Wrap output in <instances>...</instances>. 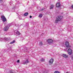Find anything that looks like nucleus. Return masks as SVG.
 Returning <instances> with one entry per match:
<instances>
[{
    "label": "nucleus",
    "mask_w": 73,
    "mask_h": 73,
    "mask_svg": "<svg viewBox=\"0 0 73 73\" xmlns=\"http://www.w3.org/2000/svg\"><path fill=\"white\" fill-rule=\"evenodd\" d=\"M29 62V61H28V60L27 59L26 61L24 62L23 64L25 65V64H28V63Z\"/></svg>",
    "instance_id": "1a4fd4ad"
},
{
    "label": "nucleus",
    "mask_w": 73,
    "mask_h": 73,
    "mask_svg": "<svg viewBox=\"0 0 73 73\" xmlns=\"http://www.w3.org/2000/svg\"><path fill=\"white\" fill-rule=\"evenodd\" d=\"M39 45H40V46H41L42 45H43V44L42 43V42H40Z\"/></svg>",
    "instance_id": "4468645a"
},
{
    "label": "nucleus",
    "mask_w": 73,
    "mask_h": 73,
    "mask_svg": "<svg viewBox=\"0 0 73 73\" xmlns=\"http://www.w3.org/2000/svg\"><path fill=\"white\" fill-rule=\"evenodd\" d=\"M16 34L18 35H20V33L19 32V31H17L16 33Z\"/></svg>",
    "instance_id": "ddd939ff"
},
{
    "label": "nucleus",
    "mask_w": 73,
    "mask_h": 73,
    "mask_svg": "<svg viewBox=\"0 0 73 73\" xmlns=\"http://www.w3.org/2000/svg\"><path fill=\"white\" fill-rule=\"evenodd\" d=\"M3 0H0V3H3Z\"/></svg>",
    "instance_id": "412c9836"
},
{
    "label": "nucleus",
    "mask_w": 73,
    "mask_h": 73,
    "mask_svg": "<svg viewBox=\"0 0 73 73\" xmlns=\"http://www.w3.org/2000/svg\"><path fill=\"white\" fill-rule=\"evenodd\" d=\"M53 59H51L50 60L49 62V63H50V64H52L53 62Z\"/></svg>",
    "instance_id": "9d476101"
},
{
    "label": "nucleus",
    "mask_w": 73,
    "mask_h": 73,
    "mask_svg": "<svg viewBox=\"0 0 73 73\" xmlns=\"http://www.w3.org/2000/svg\"><path fill=\"white\" fill-rule=\"evenodd\" d=\"M71 58H72V59L73 60V55L72 56Z\"/></svg>",
    "instance_id": "393cba45"
},
{
    "label": "nucleus",
    "mask_w": 73,
    "mask_h": 73,
    "mask_svg": "<svg viewBox=\"0 0 73 73\" xmlns=\"http://www.w3.org/2000/svg\"><path fill=\"white\" fill-rule=\"evenodd\" d=\"M39 16L40 17H42V15L41 14H40L39 15Z\"/></svg>",
    "instance_id": "a211bd4d"
},
{
    "label": "nucleus",
    "mask_w": 73,
    "mask_h": 73,
    "mask_svg": "<svg viewBox=\"0 0 73 73\" xmlns=\"http://www.w3.org/2000/svg\"><path fill=\"white\" fill-rule=\"evenodd\" d=\"M71 7L72 8H73V5Z\"/></svg>",
    "instance_id": "cd10ccee"
},
{
    "label": "nucleus",
    "mask_w": 73,
    "mask_h": 73,
    "mask_svg": "<svg viewBox=\"0 0 73 73\" xmlns=\"http://www.w3.org/2000/svg\"><path fill=\"white\" fill-rule=\"evenodd\" d=\"M17 62L18 63H19V62H20V60H18L17 61Z\"/></svg>",
    "instance_id": "6ab92c4d"
},
{
    "label": "nucleus",
    "mask_w": 73,
    "mask_h": 73,
    "mask_svg": "<svg viewBox=\"0 0 73 73\" xmlns=\"http://www.w3.org/2000/svg\"><path fill=\"white\" fill-rule=\"evenodd\" d=\"M60 72H59V71H55L54 73H60Z\"/></svg>",
    "instance_id": "f3484780"
},
{
    "label": "nucleus",
    "mask_w": 73,
    "mask_h": 73,
    "mask_svg": "<svg viewBox=\"0 0 73 73\" xmlns=\"http://www.w3.org/2000/svg\"><path fill=\"white\" fill-rule=\"evenodd\" d=\"M44 58H42V61H44Z\"/></svg>",
    "instance_id": "4be33fe9"
},
{
    "label": "nucleus",
    "mask_w": 73,
    "mask_h": 73,
    "mask_svg": "<svg viewBox=\"0 0 73 73\" xmlns=\"http://www.w3.org/2000/svg\"><path fill=\"white\" fill-rule=\"evenodd\" d=\"M9 25H11V24H9Z\"/></svg>",
    "instance_id": "7c9ffc66"
},
{
    "label": "nucleus",
    "mask_w": 73,
    "mask_h": 73,
    "mask_svg": "<svg viewBox=\"0 0 73 73\" xmlns=\"http://www.w3.org/2000/svg\"><path fill=\"white\" fill-rule=\"evenodd\" d=\"M32 17L31 16H30V18H32Z\"/></svg>",
    "instance_id": "bb28decb"
},
{
    "label": "nucleus",
    "mask_w": 73,
    "mask_h": 73,
    "mask_svg": "<svg viewBox=\"0 0 73 73\" xmlns=\"http://www.w3.org/2000/svg\"><path fill=\"white\" fill-rule=\"evenodd\" d=\"M26 52H27V50H26Z\"/></svg>",
    "instance_id": "2f4dec72"
},
{
    "label": "nucleus",
    "mask_w": 73,
    "mask_h": 73,
    "mask_svg": "<svg viewBox=\"0 0 73 73\" xmlns=\"http://www.w3.org/2000/svg\"><path fill=\"white\" fill-rule=\"evenodd\" d=\"M58 21H59L58 20L56 19L55 21V23H56V24H57V23H58Z\"/></svg>",
    "instance_id": "dca6fc26"
},
{
    "label": "nucleus",
    "mask_w": 73,
    "mask_h": 73,
    "mask_svg": "<svg viewBox=\"0 0 73 73\" xmlns=\"http://www.w3.org/2000/svg\"><path fill=\"white\" fill-rule=\"evenodd\" d=\"M53 41V40L50 39H48L47 40V42L48 43H52Z\"/></svg>",
    "instance_id": "39448f33"
},
{
    "label": "nucleus",
    "mask_w": 73,
    "mask_h": 73,
    "mask_svg": "<svg viewBox=\"0 0 73 73\" xmlns=\"http://www.w3.org/2000/svg\"><path fill=\"white\" fill-rule=\"evenodd\" d=\"M28 13H26L24 14V15L27 16H28Z\"/></svg>",
    "instance_id": "2eb2a0df"
},
{
    "label": "nucleus",
    "mask_w": 73,
    "mask_h": 73,
    "mask_svg": "<svg viewBox=\"0 0 73 73\" xmlns=\"http://www.w3.org/2000/svg\"><path fill=\"white\" fill-rule=\"evenodd\" d=\"M2 19V21H3V23H4L5 21H6V20H7V19H6V18H5V16L2 15L1 16Z\"/></svg>",
    "instance_id": "20e7f679"
},
{
    "label": "nucleus",
    "mask_w": 73,
    "mask_h": 73,
    "mask_svg": "<svg viewBox=\"0 0 73 73\" xmlns=\"http://www.w3.org/2000/svg\"><path fill=\"white\" fill-rule=\"evenodd\" d=\"M9 27H10V26H9Z\"/></svg>",
    "instance_id": "c756f323"
},
{
    "label": "nucleus",
    "mask_w": 73,
    "mask_h": 73,
    "mask_svg": "<svg viewBox=\"0 0 73 73\" xmlns=\"http://www.w3.org/2000/svg\"><path fill=\"white\" fill-rule=\"evenodd\" d=\"M62 56L63 57L66 58H68V55L66 54H62Z\"/></svg>",
    "instance_id": "423d86ee"
},
{
    "label": "nucleus",
    "mask_w": 73,
    "mask_h": 73,
    "mask_svg": "<svg viewBox=\"0 0 73 73\" xmlns=\"http://www.w3.org/2000/svg\"><path fill=\"white\" fill-rule=\"evenodd\" d=\"M7 41H8V38H6L5 39Z\"/></svg>",
    "instance_id": "b1692460"
},
{
    "label": "nucleus",
    "mask_w": 73,
    "mask_h": 73,
    "mask_svg": "<svg viewBox=\"0 0 73 73\" xmlns=\"http://www.w3.org/2000/svg\"><path fill=\"white\" fill-rule=\"evenodd\" d=\"M63 19V17L62 16H59L57 17L56 20H58L59 21H61Z\"/></svg>",
    "instance_id": "f257e3e1"
},
{
    "label": "nucleus",
    "mask_w": 73,
    "mask_h": 73,
    "mask_svg": "<svg viewBox=\"0 0 73 73\" xmlns=\"http://www.w3.org/2000/svg\"><path fill=\"white\" fill-rule=\"evenodd\" d=\"M15 26L16 27H18V26H19V25L17 24L15 25Z\"/></svg>",
    "instance_id": "aec40b11"
},
{
    "label": "nucleus",
    "mask_w": 73,
    "mask_h": 73,
    "mask_svg": "<svg viewBox=\"0 0 73 73\" xmlns=\"http://www.w3.org/2000/svg\"><path fill=\"white\" fill-rule=\"evenodd\" d=\"M10 73H13V72H12V71H10Z\"/></svg>",
    "instance_id": "5701e85b"
},
{
    "label": "nucleus",
    "mask_w": 73,
    "mask_h": 73,
    "mask_svg": "<svg viewBox=\"0 0 73 73\" xmlns=\"http://www.w3.org/2000/svg\"><path fill=\"white\" fill-rule=\"evenodd\" d=\"M65 45L66 48V49L68 48H70V46L69 45V42H66L65 44Z\"/></svg>",
    "instance_id": "f03ea898"
},
{
    "label": "nucleus",
    "mask_w": 73,
    "mask_h": 73,
    "mask_svg": "<svg viewBox=\"0 0 73 73\" xmlns=\"http://www.w3.org/2000/svg\"><path fill=\"white\" fill-rule=\"evenodd\" d=\"M9 29V27H5L4 28L5 31H7Z\"/></svg>",
    "instance_id": "0eeeda50"
},
{
    "label": "nucleus",
    "mask_w": 73,
    "mask_h": 73,
    "mask_svg": "<svg viewBox=\"0 0 73 73\" xmlns=\"http://www.w3.org/2000/svg\"><path fill=\"white\" fill-rule=\"evenodd\" d=\"M15 40H14L12 42H11L10 43V44H13V43H15Z\"/></svg>",
    "instance_id": "f8f14e48"
},
{
    "label": "nucleus",
    "mask_w": 73,
    "mask_h": 73,
    "mask_svg": "<svg viewBox=\"0 0 73 73\" xmlns=\"http://www.w3.org/2000/svg\"><path fill=\"white\" fill-rule=\"evenodd\" d=\"M56 6L57 7H61V5H60V3H58L56 4Z\"/></svg>",
    "instance_id": "6e6552de"
},
{
    "label": "nucleus",
    "mask_w": 73,
    "mask_h": 73,
    "mask_svg": "<svg viewBox=\"0 0 73 73\" xmlns=\"http://www.w3.org/2000/svg\"><path fill=\"white\" fill-rule=\"evenodd\" d=\"M25 49H26V50H27V48H25Z\"/></svg>",
    "instance_id": "c85d7f7f"
},
{
    "label": "nucleus",
    "mask_w": 73,
    "mask_h": 73,
    "mask_svg": "<svg viewBox=\"0 0 73 73\" xmlns=\"http://www.w3.org/2000/svg\"><path fill=\"white\" fill-rule=\"evenodd\" d=\"M54 7V5H51L50 7V9H53V8Z\"/></svg>",
    "instance_id": "9b49d317"
},
{
    "label": "nucleus",
    "mask_w": 73,
    "mask_h": 73,
    "mask_svg": "<svg viewBox=\"0 0 73 73\" xmlns=\"http://www.w3.org/2000/svg\"><path fill=\"white\" fill-rule=\"evenodd\" d=\"M44 10V9H41V11H43Z\"/></svg>",
    "instance_id": "a878e982"
},
{
    "label": "nucleus",
    "mask_w": 73,
    "mask_h": 73,
    "mask_svg": "<svg viewBox=\"0 0 73 73\" xmlns=\"http://www.w3.org/2000/svg\"><path fill=\"white\" fill-rule=\"evenodd\" d=\"M66 49H68L67 52H68V54H69V55H70V54H72V50L70 48H68Z\"/></svg>",
    "instance_id": "7ed1b4c3"
}]
</instances>
